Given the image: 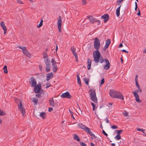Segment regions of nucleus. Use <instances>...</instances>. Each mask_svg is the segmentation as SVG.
Wrapping results in <instances>:
<instances>
[{
  "mask_svg": "<svg viewBox=\"0 0 146 146\" xmlns=\"http://www.w3.org/2000/svg\"><path fill=\"white\" fill-rule=\"evenodd\" d=\"M100 46V40L97 38H95L94 42V47L95 49H96V50L93 52L94 60L96 63H98L99 62L100 63H102L104 61L106 62V65L104 66V69L106 70H108L109 69L110 66L109 62L107 59L105 58L104 59L102 57H100L101 55L98 50Z\"/></svg>",
  "mask_w": 146,
  "mask_h": 146,
  "instance_id": "obj_1",
  "label": "nucleus"
},
{
  "mask_svg": "<svg viewBox=\"0 0 146 146\" xmlns=\"http://www.w3.org/2000/svg\"><path fill=\"white\" fill-rule=\"evenodd\" d=\"M110 96L114 98H119L123 100L124 99L122 93L118 92H117L113 90H111L110 92Z\"/></svg>",
  "mask_w": 146,
  "mask_h": 146,
  "instance_id": "obj_2",
  "label": "nucleus"
},
{
  "mask_svg": "<svg viewBox=\"0 0 146 146\" xmlns=\"http://www.w3.org/2000/svg\"><path fill=\"white\" fill-rule=\"evenodd\" d=\"M15 102L17 103L19 102V104H17L19 109L22 113V115L24 116L25 114V110L24 108V106L23 105L21 100L19 99H16L15 100Z\"/></svg>",
  "mask_w": 146,
  "mask_h": 146,
  "instance_id": "obj_3",
  "label": "nucleus"
},
{
  "mask_svg": "<svg viewBox=\"0 0 146 146\" xmlns=\"http://www.w3.org/2000/svg\"><path fill=\"white\" fill-rule=\"evenodd\" d=\"M90 92L89 94L91 100L95 102H97V99L96 96V92L94 90L91 89L89 90Z\"/></svg>",
  "mask_w": 146,
  "mask_h": 146,
  "instance_id": "obj_4",
  "label": "nucleus"
},
{
  "mask_svg": "<svg viewBox=\"0 0 146 146\" xmlns=\"http://www.w3.org/2000/svg\"><path fill=\"white\" fill-rule=\"evenodd\" d=\"M18 47L19 48L22 49V50L23 53L26 56L30 58L31 57V55L30 53L27 51L26 47H23L21 46H18Z\"/></svg>",
  "mask_w": 146,
  "mask_h": 146,
  "instance_id": "obj_5",
  "label": "nucleus"
},
{
  "mask_svg": "<svg viewBox=\"0 0 146 146\" xmlns=\"http://www.w3.org/2000/svg\"><path fill=\"white\" fill-rule=\"evenodd\" d=\"M138 92L139 90H137L133 92L132 93L135 98L136 101L138 103H140L142 102V101L139 99V95L138 94Z\"/></svg>",
  "mask_w": 146,
  "mask_h": 146,
  "instance_id": "obj_6",
  "label": "nucleus"
},
{
  "mask_svg": "<svg viewBox=\"0 0 146 146\" xmlns=\"http://www.w3.org/2000/svg\"><path fill=\"white\" fill-rule=\"evenodd\" d=\"M29 83L32 87L35 86L36 84V82L34 77L32 76L30 78Z\"/></svg>",
  "mask_w": 146,
  "mask_h": 146,
  "instance_id": "obj_7",
  "label": "nucleus"
},
{
  "mask_svg": "<svg viewBox=\"0 0 146 146\" xmlns=\"http://www.w3.org/2000/svg\"><path fill=\"white\" fill-rule=\"evenodd\" d=\"M34 87V92L35 93H38L41 89V84H39L37 85H36Z\"/></svg>",
  "mask_w": 146,
  "mask_h": 146,
  "instance_id": "obj_8",
  "label": "nucleus"
},
{
  "mask_svg": "<svg viewBox=\"0 0 146 146\" xmlns=\"http://www.w3.org/2000/svg\"><path fill=\"white\" fill-rule=\"evenodd\" d=\"M60 96L61 97L63 98H71V96L69 92L68 91L62 94Z\"/></svg>",
  "mask_w": 146,
  "mask_h": 146,
  "instance_id": "obj_9",
  "label": "nucleus"
},
{
  "mask_svg": "<svg viewBox=\"0 0 146 146\" xmlns=\"http://www.w3.org/2000/svg\"><path fill=\"white\" fill-rule=\"evenodd\" d=\"M101 18L104 19V23H106L109 20V16L108 14H105L103 15L101 17Z\"/></svg>",
  "mask_w": 146,
  "mask_h": 146,
  "instance_id": "obj_10",
  "label": "nucleus"
},
{
  "mask_svg": "<svg viewBox=\"0 0 146 146\" xmlns=\"http://www.w3.org/2000/svg\"><path fill=\"white\" fill-rule=\"evenodd\" d=\"M0 25L4 31V34H5L7 32V29L4 22L3 21H1L0 23Z\"/></svg>",
  "mask_w": 146,
  "mask_h": 146,
  "instance_id": "obj_11",
  "label": "nucleus"
},
{
  "mask_svg": "<svg viewBox=\"0 0 146 146\" xmlns=\"http://www.w3.org/2000/svg\"><path fill=\"white\" fill-rule=\"evenodd\" d=\"M54 76L52 72H50L46 75V80L47 81H49L50 79Z\"/></svg>",
  "mask_w": 146,
  "mask_h": 146,
  "instance_id": "obj_12",
  "label": "nucleus"
},
{
  "mask_svg": "<svg viewBox=\"0 0 146 146\" xmlns=\"http://www.w3.org/2000/svg\"><path fill=\"white\" fill-rule=\"evenodd\" d=\"M78 126L80 128H81L83 129V130H84V131H87V130L88 129V128H89L88 127L86 126L85 125H84L82 124H79L78 125Z\"/></svg>",
  "mask_w": 146,
  "mask_h": 146,
  "instance_id": "obj_13",
  "label": "nucleus"
},
{
  "mask_svg": "<svg viewBox=\"0 0 146 146\" xmlns=\"http://www.w3.org/2000/svg\"><path fill=\"white\" fill-rule=\"evenodd\" d=\"M62 22V21H60V20H58L57 23L58 30L60 33L61 31Z\"/></svg>",
  "mask_w": 146,
  "mask_h": 146,
  "instance_id": "obj_14",
  "label": "nucleus"
},
{
  "mask_svg": "<svg viewBox=\"0 0 146 146\" xmlns=\"http://www.w3.org/2000/svg\"><path fill=\"white\" fill-rule=\"evenodd\" d=\"M88 18L90 22L92 23H94L96 20V19L94 18L92 16H89V17H88Z\"/></svg>",
  "mask_w": 146,
  "mask_h": 146,
  "instance_id": "obj_15",
  "label": "nucleus"
},
{
  "mask_svg": "<svg viewBox=\"0 0 146 146\" xmlns=\"http://www.w3.org/2000/svg\"><path fill=\"white\" fill-rule=\"evenodd\" d=\"M49 102L50 105L52 107L55 106L54 101V100L53 98H50L49 100Z\"/></svg>",
  "mask_w": 146,
  "mask_h": 146,
  "instance_id": "obj_16",
  "label": "nucleus"
},
{
  "mask_svg": "<svg viewBox=\"0 0 146 146\" xmlns=\"http://www.w3.org/2000/svg\"><path fill=\"white\" fill-rule=\"evenodd\" d=\"M89 134H90V135L91 136H92L94 138H97V137L92 132L90 131V129L89 128H88V129L86 131Z\"/></svg>",
  "mask_w": 146,
  "mask_h": 146,
  "instance_id": "obj_17",
  "label": "nucleus"
},
{
  "mask_svg": "<svg viewBox=\"0 0 146 146\" xmlns=\"http://www.w3.org/2000/svg\"><path fill=\"white\" fill-rule=\"evenodd\" d=\"M91 61V60L90 59L88 58L87 59V68L88 70H90V69Z\"/></svg>",
  "mask_w": 146,
  "mask_h": 146,
  "instance_id": "obj_18",
  "label": "nucleus"
},
{
  "mask_svg": "<svg viewBox=\"0 0 146 146\" xmlns=\"http://www.w3.org/2000/svg\"><path fill=\"white\" fill-rule=\"evenodd\" d=\"M111 43V40L110 39H107L106 42V44L105 46V48H108L109 45Z\"/></svg>",
  "mask_w": 146,
  "mask_h": 146,
  "instance_id": "obj_19",
  "label": "nucleus"
},
{
  "mask_svg": "<svg viewBox=\"0 0 146 146\" xmlns=\"http://www.w3.org/2000/svg\"><path fill=\"white\" fill-rule=\"evenodd\" d=\"M53 71L54 72H56L58 69L57 65L56 64H52Z\"/></svg>",
  "mask_w": 146,
  "mask_h": 146,
  "instance_id": "obj_20",
  "label": "nucleus"
},
{
  "mask_svg": "<svg viewBox=\"0 0 146 146\" xmlns=\"http://www.w3.org/2000/svg\"><path fill=\"white\" fill-rule=\"evenodd\" d=\"M121 5H120L119 7L116 10V16L117 17H118L120 15V8L121 7Z\"/></svg>",
  "mask_w": 146,
  "mask_h": 146,
  "instance_id": "obj_21",
  "label": "nucleus"
},
{
  "mask_svg": "<svg viewBox=\"0 0 146 146\" xmlns=\"http://www.w3.org/2000/svg\"><path fill=\"white\" fill-rule=\"evenodd\" d=\"M46 114L45 112H41L40 114V116L41 117L44 119L46 117Z\"/></svg>",
  "mask_w": 146,
  "mask_h": 146,
  "instance_id": "obj_22",
  "label": "nucleus"
},
{
  "mask_svg": "<svg viewBox=\"0 0 146 146\" xmlns=\"http://www.w3.org/2000/svg\"><path fill=\"white\" fill-rule=\"evenodd\" d=\"M46 72H49L50 71L51 68L50 64L46 65Z\"/></svg>",
  "mask_w": 146,
  "mask_h": 146,
  "instance_id": "obj_23",
  "label": "nucleus"
},
{
  "mask_svg": "<svg viewBox=\"0 0 146 146\" xmlns=\"http://www.w3.org/2000/svg\"><path fill=\"white\" fill-rule=\"evenodd\" d=\"M74 138L75 140H76L78 142L80 141V139L79 138L78 135L76 134H74Z\"/></svg>",
  "mask_w": 146,
  "mask_h": 146,
  "instance_id": "obj_24",
  "label": "nucleus"
},
{
  "mask_svg": "<svg viewBox=\"0 0 146 146\" xmlns=\"http://www.w3.org/2000/svg\"><path fill=\"white\" fill-rule=\"evenodd\" d=\"M46 59L44 60V62L45 65L50 64V60H49L48 57L46 58Z\"/></svg>",
  "mask_w": 146,
  "mask_h": 146,
  "instance_id": "obj_25",
  "label": "nucleus"
},
{
  "mask_svg": "<svg viewBox=\"0 0 146 146\" xmlns=\"http://www.w3.org/2000/svg\"><path fill=\"white\" fill-rule=\"evenodd\" d=\"M84 81L85 83L87 85L89 84V78H87L86 77H84L83 78Z\"/></svg>",
  "mask_w": 146,
  "mask_h": 146,
  "instance_id": "obj_26",
  "label": "nucleus"
},
{
  "mask_svg": "<svg viewBox=\"0 0 146 146\" xmlns=\"http://www.w3.org/2000/svg\"><path fill=\"white\" fill-rule=\"evenodd\" d=\"M77 81L78 83L79 84L80 86H81V82L80 81V77L79 76V75L77 74Z\"/></svg>",
  "mask_w": 146,
  "mask_h": 146,
  "instance_id": "obj_27",
  "label": "nucleus"
},
{
  "mask_svg": "<svg viewBox=\"0 0 146 146\" xmlns=\"http://www.w3.org/2000/svg\"><path fill=\"white\" fill-rule=\"evenodd\" d=\"M4 70V72L5 74H7L8 73V71L7 69V66H5L3 68Z\"/></svg>",
  "mask_w": 146,
  "mask_h": 146,
  "instance_id": "obj_28",
  "label": "nucleus"
},
{
  "mask_svg": "<svg viewBox=\"0 0 146 146\" xmlns=\"http://www.w3.org/2000/svg\"><path fill=\"white\" fill-rule=\"evenodd\" d=\"M32 101L34 102L35 105L36 104L38 101V100L35 98H33L31 99Z\"/></svg>",
  "mask_w": 146,
  "mask_h": 146,
  "instance_id": "obj_29",
  "label": "nucleus"
},
{
  "mask_svg": "<svg viewBox=\"0 0 146 146\" xmlns=\"http://www.w3.org/2000/svg\"><path fill=\"white\" fill-rule=\"evenodd\" d=\"M6 114V113L4 111L0 109V115L3 116Z\"/></svg>",
  "mask_w": 146,
  "mask_h": 146,
  "instance_id": "obj_30",
  "label": "nucleus"
},
{
  "mask_svg": "<svg viewBox=\"0 0 146 146\" xmlns=\"http://www.w3.org/2000/svg\"><path fill=\"white\" fill-rule=\"evenodd\" d=\"M114 138L116 140H119L121 139V137L120 135L117 134Z\"/></svg>",
  "mask_w": 146,
  "mask_h": 146,
  "instance_id": "obj_31",
  "label": "nucleus"
},
{
  "mask_svg": "<svg viewBox=\"0 0 146 146\" xmlns=\"http://www.w3.org/2000/svg\"><path fill=\"white\" fill-rule=\"evenodd\" d=\"M123 130H115V131H116L117 133V135H120V134L122 133V132L123 131Z\"/></svg>",
  "mask_w": 146,
  "mask_h": 146,
  "instance_id": "obj_32",
  "label": "nucleus"
},
{
  "mask_svg": "<svg viewBox=\"0 0 146 146\" xmlns=\"http://www.w3.org/2000/svg\"><path fill=\"white\" fill-rule=\"evenodd\" d=\"M43 58H46L48 57L46 53H44L43 54Z\"/></svg>",
  "mask_w": 146,
  "mask_h": 146,
  "instance_id": "obj_33",
  "label": "nucleus"
},
{
  "mask_svg": "<svg viewBox=\"0 0 146 146\" xmlns=\"http://www.w3.org/2000/svg\"><path fill=\"white\" fill-rule=\"evenodd\" d=\"M51 62L52 63V64H56V63L55 60L53 58L52 59Z\"/></svg>",
  "mask_w": 146,
  "mask_h": 146,
  "instance_id": "obj_34",
  "label": "nucleus"
},
{
  "mask_svg": "<svg viewBox=\"0 0 146 146\" xmlns=\"http://www.w3.org/2000/svg\"><path fill=\"white\" fill-rule=\"evenodd\" d=\"M82 4L83 5H84L86 3V0H82Z\"/></svg>",
  "mask_w": 146,
  "mask_h": 146,
  "instance_id": "obj_35",
  "label": "nucleus"
},
{
  "mask_svg": "<svg viewBox=\"0 0 146 146\" xmlns=\"http://www.w3.org/2000/svg\"><path fill=\"white\" fill-rule=\"evenodd\" d=\"M123 114L124 116H127L128 114V113L127 112L125 111L123 112Z\"/></svg>",
  "mask_w": 146,
  "mask_h": 146,
  "instance_id": "obj_36",
  "label": "nucleus"
},
{
  "mask_svg": "<svg viewBox=\"0 0 146 146\" xmlns=\"http://www.w3.org/2000/svg\"><path fill=\"white\" fill-rule=\"evenodd\" d=\"M111 127L112 129H116L118 127L117 126H115V125H113L111 126Z\"/></svg>",
  "mask_w": 146,
  "mask_h": 146,
  "instance_id": "obj_37",
  "label": "nucleus"
},
{
  "mask_svg": "<svg viewBox=\"0 0 146 146\" xmlns=\"http://www.w3.org/2000/svg\"><path fill=\"white\" fill-rule=\"evenodd\" d=\"M42 25H43V23H40L37 26V28H40L42 26Z\"/></svg>",
  "mask_w": 146,
  "mask_h": 146,
  "instance_id": "obj_38",
  "label": "nucleus"
},
{
  "mask_svg": "<svg viewBox=\"0 0 146 146\" xmlns=\"http://www.w3.org/2000/svg\"><path fill=\"white\" fill-rule=\"evenodd\" d=\"M135 84L137 88H140V86L139 85L138 81H136L135 82Z\"/></svg>",
  "mask_w": 146,
  "mask_h": 146,
  "instance_id": "obj_39",
  "label": "nucleus"
},
{
  "mask_svg": "<svg viewBox=\"0 0 146 146\" xmlns=\"http://www.w3.org/2000/svg\"><path fill=\"white\" fill-rule=\"evenodd\" d=\"M80 144L82 146H86V145L83 142H80Z\"/></svg>",
  "mask_w": 146,
  "mask_h": 146,
  "instance_id": "obj_40",
  "label": "nucleus"
},
{
  "mask_svg": "<svg viewBox=\"0 0 146 146\" xmlns=\"http://www.w3.org/2000/svg\"><path fill=\"white\" fill-rule=\"evenodd\" d=\"M72 53H73V54L74 56L75 57H76V56H77V54L75 51H74L73 52H72Z\"/></svg>",
  "mask_w": 146,
  "mask_h": 146,
  "instance_id": "obj_41",
  "label": "nucleus"
},
{
  "mask_svg": "<svg viewBox=\"0 0 146 146\" xmlns=\"http://www.w3.org/2000/svg\"><path fill=\"white\" fill-rule=\"evenodd\" d=\"M104 78H103L101 81V82L100 83V85H102L103 84H104Z\"/></svg>",
  "mask_w": 146,
  "mask_h": 146,
  "instance_id": "obj_42",
  "label": "nucleus"
},
{
  "mask_svg": "<svg viewBox=\"0 0 146 146\" xmlns=\"http://www.w3.org/2000/svg\"><path fill=\"white\" fill-rule=\"evenodd\" d=\"M102 133L104 134L106 137H108V134L106 133L105 131L104 130H103L102 131Z\"/></svg>",
  "mask_w": 146,
  "mask_h": 146,
  "instance_id": "obj_43",
  "label": "nucleus"
},
{
  "mask_svg": "<svg viewBox=\"0 0 146 146\" xmlns=\"http://www.w3.org/2000/svg\"><path fill=\"white\" fill-rule=\"evenodd\" d=\"M46 88H49L50 86H51L50 84L48 82L46 84Z\"/></svg>",
  "mask_w": 146,
  "mask_h": 146,
  "instance_id": "obj_44",
  "label": "nucleus"
},
{
  "mask_svg": "<svg viewBox=\"0 0 146 146\" xmlns=\"http://www.w3.org/2000/svg\"><path fill=\"white\" fill-rule=\"evenodd\" d=\"M17 2L18 3H20V4H23V3L22 1H21V0H17Z\"/></svg>",
  "mask_w": 146,
  "mask_h": 146,
  "instance_id": "obj_45",
  "label": "nucleus"
},
{
  "mask_svg": "<svg viewBox=\"0 0 146 146\" xmlns=\"http://www.w3.org/2000/svg\"><path fill=\"white\" fill-rule=\"evenodd\" d=\"M36 96L38 98H40L41 97V96L40 94H36Z\"/></svg>",
  "mask_w": 146,
  "mask_h": 146,
  "instance_id": "obj_46",
  "label": "nucleus"
},
{
  "mask_svg": "<svg viewBox=\"0 0 146 146\" xmlns=\"http://www.w3.org/2000/svg\"><path fill=\"white\" fill-rule=\"evenodd\" d=\"M71 50L72 51V52H73L74 51H75V49L74 48V46H72L71 47Z\"/></svg>",
  "mask_w": 146,
  "mask_h": 146,
  "instance_id": "obj_47",
  "label": "nucleus"
},
{
  "mask_svg": "<svg viewBox=\"0 0 146 146\" xmlns=\"http://www.w3.org/2000/svg\"><path fill=\"white\" fill-rule=\"evenodd\" d=\"M135 11H137V3L136 2H135Z\"/></svg>",
  "mask_w": 146,
  "mask_h": 146,
  "instance_id": "obj_48",
  "label": "nucleus"
},
{
  "mask_svg": "<svg viewBox=\"0 0 146 146\" xmlns=\"http://www.w3.org/2000/svg\"><path fill=\"white\" fill-rule=\"evenodd\" d=\"M138 77V75L137 74H136L135 75V82H136V81H138V79H137Z\"/></svg>",
  "mask_w": 146,
  "mask_h": 146,
  "instance_id": "obj_49",
  "label": "nucleus"
},
{
  "mask_svg": "<svg viewBox=\"0 0 146 146\" xmlns=\"http://www.w3.org/2000/svg\"><path fill=\"white\" fill-rule=\"evenodd\" d=\"M95 22H96L97 23V24L98 25H99L100 23V20H98L97 19H96V21H95Z\"/></svg>",
  "mask_w": 146,
  "mask_h": 146,
  "instance_id": "obj_50",
  "label": "nucleus"
},
{
  "mask_svg": "<svg viewBox=\"0 0 146 146\" xmlns=\"http://www.w3.org/2000/svg\"><path fill=\"white\" fill-rule=\"evenodd\" d=\"M53 110V108H48V111L49 112H51Z\"/></svg>",
  "mask_w": 146,
  "mask_h": 146,
  "instance_id": "obj_51",
  "label": "nucleus"
},
{
  "mask_svg": "<svg viewBox=\"0 0 146 146\" xmlns=\"http://www.w3.org/2000/svg\"><path fill=\"white\" fill-rule=\"evenodd\" d=\"M39 68L40 70V71H42V66L41 65H39Z\"/></svg>",
  "mask_w": 146,
  "mask_h": 146,
  "instance_id": "obj_52",
  "label": "nucleus"
},
{
  "mask_svg": "<svg viewBox=\"0 0 146 146\" xmlns=\"http://www.w3.org/2000/svg\"><path fill=\"white\" fill-rule=\"evenodd\" d=\"M69 111L70 112V113L71 114V115L72 116H73V113L72 111H71L70 109L69 110Z\"/></svg>",
  "mask_w": 146,
  "mask_h": 146,
  "instance_id": "obj_53",
  "label": "nucleus"
},
{
  "mask_svg": "<svg viewBox=\"0 0 146 146\" xmlns=\"http://www.w3.org/2000/svg\"><path fill=\"white\" fill-rule=\"evenodd\" d=\"M123 0H117V3H121V2H122Z\"/></svg>",
  "mask_w": 146,
  "mask_h": 146,
  "instance_id": "obj_54",
  "label": "nucleus"
},
{
  "mask_svg": "<svg viewBox=\"0 0 146 146\" xmlns=\"http://www.w3.org/2000/svg\"><path fill=\"white\" fill-rule=\"evenodd\" d=\"M137 15L138 16H140L141 15V13L140 11L139 10L138 13H137Z\"/></svg>",
  "mask_w": 146,
  "mask_h": 146,
  "instance_id": "obj_55",
  "label": "nucleus"
},
{
  "mask_svg": "<svg viewBox=\"0 0 146 146\" xmlns=\"http://www.w3.org/2000/svg\"><path fill=\"white\" fill-rule=\"evenodd\" d=\"M75 57V58L76 59V61L77 62H78V56H76H76Z\"/></svg>",
  "mask_w": 146,
  "mask_h": 146,
  "instance_id": "obj_56",
  "label": "nucleus"
},
{
  "mask_svg": "<svg viewBox=\"0 0 146 146\" xmlns=\"http://www.w3.org/2000/svg\"><path fill=\"white\" fill-rule=\"evenodd\" d=\"M137 129L138 131H142V130H143V129H140L137 128Z\"/></svg>",
  "mask_w": 146,
  "mask_h": 146,
  "instance_id": "obj_57",
  "label": "nucleus"
},
{
  "mask_svg": "<svg viewBox=\"0 0 146 146\" xmlns=\"http://www.w3.org/2000/svg\"><path fill=\"white\" fill-rule=\"evenodd\" d=\"M123 46V44L122 43L120 44L119 46V47L120 48Z\"/></svg>",
  "mask_w": 146,
  "mask_h": 146,
  "instance_id": "obj_58",
  "label": "nucleus"
},
{
  "mask_svg": "<svg viewBox=\"0 0 146 146\" xmlns=\"http://www.w3.org/2000/svg\"><path fill=\"white\" fill-rule=\"evenodd\" d=\"M123 52L128 53V52L126 51L125 50L123 49L122 50Z\"/></svg>",
  "mask_w": 146,
  "mask_h": 146,
  "instance_id": "obj_59",
  "label": "nucleus"
},
{
  "mask_svg": "<svg viewBox=\"0 0 146 146\" xmlns=\"http://www.w3.org/2000/svg\"><path fill=\"white\" fill-rule=\"evenodd\" d=\"M91 146H95L94 144L92 143H90Z\"/></svg>",
  "mask_w": 146,
  "mask_h": 146,
  "instance_id": "obj_60",
  "label": "nucleus"
},
{
  "mask_svg": "<svg viewBox=\"0 0 146 146\" xmlns=\"http://www.w3.org/2000/svg\"><path fill=\"white\" fill-rule=\"evenodd\" d=\"M139 90V92H142V90L140 88H138Z\"/></svg>",
  "mask_w": 146,
  "mask_h": 146,
  "instance_id": "obj_61",
  "label": "nucleus"
},
{
  "mask_svg": "<svg viewBox=\"0 0 146 146\" xmlns=\"http://www.w3.org/2000/svg\"><path fill=\"white\" fill-rule=\"evenodd\" d=\"M58 20H60V21H62L61 19V17L60 16H59V19Z\"/></svg>",
  "mask_w": 146,
  "mask_h": 146,
  "instance_id": "obj_62",
  "label": "nucleus"
},
{
  "mask_svg": "<svg viewBox=\"0 0 146 146\" xmlns=\"http://www.w3.org/2000/svg\"><path fill=\"white\" fill-rule=\"evenodd\" d=\"M58 46L57 45L56 46V49H55V50L56 51V52L57 50H58Z\"/></svg>",
  "mask_w": 146,
  "mask_h": 146,
  "instance_id": "obj_63",
  "label": "nucleus"
},
{
  "mask_svg": "<svg viewBox=\"0 0 146 146\" xmlns=\"http://www.w3.org/2000/svg\"><path fill=\"white\" fill-rule=\"evenodd\" d=\"M106 122L107 123H108V122H109V120H108V119L107 118H106Z\"/></svg>",
  "mask_w": 146,
  "mask_h": 146,
  "instance_id": "obj_64",
  "label": "nucleus"
}]
</instances>
